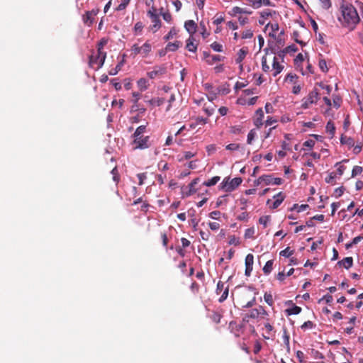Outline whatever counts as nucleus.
<instances>
[{
    "mask_svg": "<svg viewBox=\"0 0 363 363\" xmlns=\"http://www.w3.org/2000/svg\"><path fill=\"white\" fill-rule=\"evenodd\" d=\"M340 10L342 15L339 17V21L341 25L350 30H354L360 21L356 9L352 4L346 3L341 6Z\"/></svg>",
    "mask_w": 363,
    "mask_h": 363,
    "instance_id": "obj_1",
    "label": "nucleus"
},
{
    "mask_svg": "<svg viewBox=\"0 0 363 363\" xmlns=\"http://www.w3.org/2000/svg\"><path fill=\"white\" fill-rule=\"evenodd\" d=\"M146 130V125H140L133 134V138L132 144L134 149H147L150 146V137L145 136L143 134Z\"/></svg>",
    "mask_w": 363,
    "mask_h": 363,
    "instance_id": "obj_2",
    "label": "nucleus"
},
{
    "mask_svg": "<svg viewBox=\"0 0 363 363\" xmlns=\"http://www.w3.org/2000/svg\"><path fill=\"white\" fill-rule=\"evenodd\" d=\"M242 180L240 177H235L230 180V178H225L222 182L221 187L227 192H230L239 186Z\"/></svg>",
    "mask_w": 363,
    "mask_h": 363,
    "instance_id": "obj_3",
    "label": "nucleus"
},
{
    "mask_svg": "<svg viewBox=\"0 0 363 363\" xmlns=\"http://www.w3.org/2000/svg\"><path fill=\"white\" fill-rule=\"evenodd\" d=\"M319 98V93L316 89L311 91L308 95L303 99L302 108H308L311 105L315 104Z\"/></svg>",
    "mask_w": 363,
    "mask_h": 363,
    "instance_id": "obj_4",
    "label": "nucleus"
},
{
    "mask_svg": "<svg viewBox=\"0 0 363 363\" xmlns=\"http://www.w3.org/2000/svg\"><path fill=\"white\" fill-rule=\"evenodd\" d=\"M229 329L235 337H240L244 333L245 324L238 323L236 321H230L229 323Z\"/></svg>",
    "mask_w": 363,
    "mask_h": 363,
    "instance_id": "obj_5",
    "label": "nucleus"
},
{
    "mask_svg": "<svg viewBox=\"0 0 363 363\" xmlns=\"http://www.w3.org/2000/svg\"><path fill=\"white\" fill-rule=\"evenodd\" d=\"M167 68L164 65L155 66L152 71L147 73L150 79H155L162 77L166 73Z\"/></svg>",
    "mask_w": 363,
    "mask_h": 363,
    "instance_id": "obj_6",
    "label": "nucleus"
},
{
    "mask_svg": "<svg viewBox=\"0 0 363 363\" xmlns=\"http://www.w3.org/2000/svg\"><path fill=\"white\" fill-rule=\"evenodd\" d=\"M99 9H92L91 11H86L82 16L83 22L88 26H91L94 21V17L98 14Z\"/></svg>",
    "mask_w": 363,
    "mask_h": 363,
    "instance_id": "obj_7",
    "label": "nucleus"
},
{
    "mask_svg": "<svg viewBox=\"0 0 363 363\" xmlns=\"http://www.w3.org/2000/svg\"><path fill=\"white\" fill-rule=\"evenodd\" d=\"M108 43V40L102 38L97 44V52L99 57H101L100 65H103L106 57V52L103 51L104 47Z\"/></svg>",
    "mask_w": 363,
    "mask_h": 363,
    "instance_id": "obj_8",
    "label": "nucleus"
},
{
    "mask_svg": "<svg viewBox=\"0 0 363 363\" xmlns=\"http://www.w3.org/2000/svg\"><path fill=\"white\" fill-rule=\"evenodd\" d=\"M208 118H203L202 116H196L191 118V122L189 124V128L191 129H195L199 125H204L208 123Z\"/></svg>",
    "mask_w": 363,
    "mask_h": 363,
    "instance_id": "obj_9",
    "label": "nucleus"
},
{
    "mask_svg": "<svg viewBox=\"0 0 363 363\" xmlns=\"http://www.w3.org/2000/svg\"><path fill=\"white\" fill-rule=\"evenodd\" d=\"M100 60H101V57H99L98 52L96 55H91L89 57V66L95 69H99V68H101L103 66V65H100Z\"/></svg>",
    "mask_w": 363,
    "mask_h": 363,
    "instance_id": "obj_10",
    "label": "nucleus"
},
{
    "mask_svg": "<svg viewBox=\"0 0 363 363\" xmlns=\"http://www.w3.org/2000/svg\"><path fill=\"white\" fill-rule=\"evenodd\" d=\"M272 71H273V76L274 77H276L277 76L279 73L281 72V71L283 70L284 69V66L281 65L276 56H273L272 57Z\"/></svg>",
    "mask_w": 363,
    "mask_h": 363,
    "instance_id": "obj_11",
    "label": "nucleus"
},
{
    "mask_svg": "<svg viewBox=\"0 0 363 363\" xmlns=\"http://www.w3.org/2000/svg\"><path fill=\"white\" fill-rule=\"evenodd\" d=\"M152 16L153 18H150L152 25L150 26L149 29L155 33L161 28L162 23L158 15Z\"/></svg>",
    "mask_w": 363,
    "mask_h": 363,
    "instance_id": "obj_12",
    "label": "nucleus"
},
{
    "mask_svg": "<svg viewBox=\"0 0 363 363\" xmlns=\"http://www.w3.org/2000/svg\"><path fill=\"white\" fill-rule=\"evenodd\" d=\"M184 28L186 31L192 36L196 31L197 25L193 20H188L184 23Z\"/></svg>",
    "mask_w": 363,
    "mask_h": 363,
    "instance_id": "obj_13",
    "label": "nucleus"
},
{
    "mask_svg": "<svg viewBox=\"0 0 363 363\" xmlns=\"http://www.w3.org/2000/svg\"><path fill=\"white\" fill-rule=\"evenodd\" d=\"M256 117L254 120V124L259 128L263 125L264 112L261 108H258L255 113Z\"/></svg>",
    "mask_w": 363,
    "mask_h": 363,
    "instance_id": "obj_14",
    "label": "nucleus"
},
{
    "mask_svg": "<svg viewBox=\"0 0 363 363\" xmlns=\"http://www.w3.org/2000/svg\"><path fill=\"white\" fill-rule=\"evenodd\" d=\"M248 53V48H242L239 50L238 52V57L235 60L236 63L240 65V69H242V62L245 58L246 55Z\"/></svg>",
    "mask_w": 363,
    "mask_h": 363,
    "instance_id": "obj_15",
    "label": "nucleus"
},
{
    "mask_svg": "<svg viewBox=\"0 0 363 363\" xmlns=\"http://www.w3.org/2000/svg\"><path fill=\"white\" fill-rule=\"evenodd\" d=\"M264 329L266 330L265 334H263V337L266 340L273 338L275 334L274 331V327L269 323L264 324Z\"/></svg>",
    "mask_w": 363,
    "mask_h": 363,
    "instance_id": "obj_16",
    "label": "nucleus"
},
{
    "mask_svg": "<svg viewBox=\"0 0 363 363\" xmlns=\"http://www.w3.org/2000/svg\"><path fill=\"white\" fill-rule=\"evenodd\" d=\"M141 55L145 57L149 55L152 51V45L149 40H147L143 45L140 46Z\"/></svg>",
    "mask_w": 363,
    "mask_h": 363,
    "instance_id": "obj_17",
    "label": "nucleus"
},
{
    "mask_svg": "<svg viewBox=\"0 0 363 363\" xmlns=\"http://www.w3.org/2000/svg\"><path fill=\"white\" fill-rule=\"evenodd\" d=\"M337 264L340 267L342 266L345 269H348L350 267H352L353 264V258L352 257H347L337 262Z\"/></svg>",
    "mask_w": 363,
    "mask_h": 363,
    "instance_id": "obj_18",
    "label": "nucleus"
},
{
    "mask_svg": "<svg viewBox=\"0 0 363 363\" xmlns=\"http://www.w3.org/2000/svg\"><path fill=\"white\" fill-rule=\"evenodd\" d=\"M274 199H275V201L272 203V206H271V208L275 209L278 208L280 206V204L283 202L284 199V196L283 195L282 192H279L274 196Z\"/></svg>",
    "mask_w": 363,
    "mask_h": 363,
    "instance_id": "obj_19",
    "label": "nucleus"
},
{
    "mask_svg": "<svg viewBox=\"0 0 363 363\" xmlns=\"http://www.w3.org/2000/svg\"><path fill=\"white\" fill-rule=\"evenodd\" d=\"M340 143L342 145H346L349 147H352L354 146V140L353 138L350 137H347L346 135H342L340 138Z\"/></svg>",
    "mask_w": 363,
    "mask_h": 363,
    "instance_id": "obj_20",
    "label": "nucleus"
},
{
    "mask_svg": "<svg viewBox=\"0 0 363 363\" xmlns=\"http://www.w3.org/2000/svg\"><path fill=\"white\" fill-rule=\"evenodd\" d=\"M194 38L192 36H190L186 40V48L190 51L195 52L197 50V45L194 43Z\"/></svg>",
    "mask_w": 363,
    "mask_h": 363,
    "instance_id": "obj_21",
    "label": "nucleus"
},
{
    "mask_svg": "<svg viewBox=\"0 0 363 363\" xmlns=\"http://www.w3.org/2000/svg\"><path fill=\"white\" fill-rule=\"evenodd\" d=\"M241 13L251 14L252 11H247L245 9L240 8L239 6H234L230 11V14L232 16H236L237 14Z\"/></svg>",
    "mask_w": 363,
    "mask_h": 363,
    "instance_id": "obj_22",
    "label": "nucleus"
},
{
    "mask_svg": "<svg viewBox=\"0 0 363 363\" xmlns=\"http://www.w3.org/2000/svg\"><path fill=\"white\" fill-rule=\"evenodd\" d=\"M268 50H265V55L262 58V69L264 72H268L270 70V67L267 64Z\"/></svg>",
    "mask_w": 363,
    "mask_h": 363,
    "instance_id": "obj_23",
    "label": "nucleus"
},
{
    "mask_svg": "<svg viewBox=\"0 0 363 363\" xmlns=\"http://www.w3.org/2000/svg\"><path fill=\"white\" fill-rule=\"evenodd\" d=\"M277 12L271 9H265L259 13L260 17L263 19H267L269 17H272L273 15H276Z\"/></svg>",
    "mask_w": 363,
    "mask_h": 363,
    "instance_id": "obj_24",
    "label": "nucleus"
},
{
    "mask_svg": "<svg viewBox=\"0 0 363 363\" xmlns=\"http://www.w3.org/2000/svg\"><path fill=\"white\" fill-rule=\"evenodd\" d=\"M349 160H343L341 162H338L335 164V167H337V173H335L336 174H338L339 176H342L345 172V170L346 169V167L344 166V165H342V163L343 162H347Z\"/></svg>",
    "mask_w": 363,
    "mask_h": 363,
    "instance_id": "obj_25",
    "label": "nucleus"
},
{
    "mask_svg": "<svg viewBox=\"0 0 363 363\" xmlns=\"http://www.w3.org/2000/svg\"><path fill=\"white\" fill-rule=\"evenodd\" d=\"M182 43L180 41H175L174 43H169L166 46V50L168 51H176L180 46Z\"/></svg>",
    "mask_w": 363,
    "mask_h": 363,
    "instance_id": "obj_26",
    "label": "nucleus"
},
{
    "mask_svg": "<svg viewBox=\"0 0 363 363\" xmlns=\"http://www.w3.org/2000/svg\"><path fill=\"white\" fill-rule=\"evenodd\" d=\"M274 261L272 259L268 260L264 266L262 270L264 274H269L273 269Z\"/></svg>",
    "mask_w": 363,
    "mask_h": 363,
    "instance_id": "obj_27",
    "label": "nucleus"
},
{
    "mask_svg": "<svg viewBox=\"0 0 363 363\" xmlns=\"http://www.w3.org/2000/svg\"><path fill=\"white\" fill-rule=\"evenodd\" d=\"M326 130L329 133L330 138H333L335 133V127L332 121H329L326 124Z\"/></svg>",
    "mask_w": 363,
    "mask_h": 363,
    "instance_id": "obj_28",
    "label": "nucleus"
},
{
    "mask_svg": "<svg viewBox=\"0 0 363 363\" xmlns=\"http://www.w3.org/2000/svg\"><path fill=\"white\" fill-rule=\"evenodd\" d=\"M220 177L215 176V177H212L211 179H210L207 181H205L203 183V185L206 186H212L216 185L220 181Z\"/></svg>",
    "mask_w": 363,
    "mask_h": 363,
    "instance_id": "obj_29",
    "label": "nucleus"
},
{
    "mask_svg": "<svg viewBox=\"0 0 363 363\" xmlns=\"http://www.w3.org/2000/svg\"><path fill=\"white\" fill-rule=\"evenodd\" d=\"M266 28H270V29H271V32L269 34V36L274 37L275 36L274 33L279 30V24L277 23H268L266 26Z\"/></svg>",
    "mask_w": 363,
    "mask_h": 363,
    "instance_id": "obj_30",
    "label": "nucleus"
},
{
    "mask_svg": "<svg viewBox=\"0 0 363 363\" xmlns=\"http://www.w3.org/2000/svg\"><path fill=\"white\" fill-rule=\"evenodd\" d=\"M137 84H138V86L139 87L140 91H145L148 87V82H147V79H145V78H140L137 82Z\"/></svg>",
    "mask_w": 363,
    "mask_h": 363,
    "instance_id": "obj_31",
    "label": "nucleus"
},
{
    "mask_svg": "<svg viewBox=\"0 0 363 363\" xmlns=\"http://www.w3.org/2000/svg\"><path fill=\"white\" fill-rule=\"evenodd\" d=\"M301 311V308L299 306H294L292 308H288L286 310V312L287 315H297V314L300 313Z\"/></svg>",
    "mask_w": 363,
    "mask_h": 363,
    "instance_id": "obj_32",
    "label": "nucleus"
},
{
    "mask_svg": "<svg viewBox=\"0 0 363 363\" xmlns=\"http://www.w3.org/2000/svg\"><path fill=\"white\" fill-rule=\"evenodd\" d=\"M164 99L160 98V97L153 98L149 101L150 104H151L152 106H161L162 104H164Z\"/></svg>",
    "mask_w": 363,
    "mask_h": 363,
    "instance_id": "obj_33",
    "label": "nucleus"
},
{
    "mask_svg": "<svg viewBox=\"0 0 363 363\" xmlns=\"http://www.w3.org/2000/svg\"><path fill=\"white\" fill-rule=\"evenodd\" d=\"M199 181V178H196L191 181V182L189 184V193L187 194V195H191V194L196 193V190L195 189L194 186L196 184H198Z\"/></svg>",
    "mask_w": 363,
    "mask_h": 363,
    "instance_id": "obj_34",
    "label": "nucleus"
},
{
    "mask_svg": "<svg viewBox=\"0 0 363 363\" xmlns=\"http://www.w3.org/2000/svg\"><path fill=\"white\" fill-rule=\"evenodd\" d=\"M223 59H224V57H222V56L218 55H211L210 59H207L206 62L209 65H213L215 62L221 61Z\"/></svg>",
    "mask_w": 363,
    "mask_h": 363,
    "instance_id": "obj_35",
    "label": "nucleus"
},
{
    "mask_svg": "<svg viewBox=\"0 0 363 363\" xmlns=\"http://www.w3.org/2000/svg\"><path fill=\"white\" fill-rule=\"evenodd\" d=\"M144 28V25L143 23L141 22V21H138L137 22L135 26H134V28H133V30H134V33H135V35H139V34H141L142 31H143V29Z\"/></svg>",
    "mask_w": 363,
    "mask_h": 363,
    "instance_id": "obj_36",
    "label": "nucleus"
},
{
    "mask_svg": "<svg viewBox=\"0 0 363 363\" xmlns=\"http://www.w3.org/2000/svg\"><path fill=\"white\" fill-rule=\"evenodd\" d=\"M177 32L178 30L174 27H172L169 31V33L164 37V39L165 40L172 39L174 36H175L177 34Z\"/></svg>",
    "mask_w": 363,
    "mask_h": 363,
    "instance_id": "obj_37",
    "label": "nucleus"
},
{
    "mask_svg": "<svg viewBox=\"0 0 363 363\" xmlns=\"http://www.w3.org/2000/svg\"><path fill=\"white\" fill-rule=\"evenodd\" d=\"M309 208V206L308 204H302L298 206V204H294L293 207L291 208V211L296 210L297 212H302L306 211L307 208Z\"/></svg>",
    "mask_w": 363,
    "mask_h": 363,
    "instance_id": "obj_38",
    "label": "nucleus"
},
{
    "mask_svg": "<svg viewBox=\"0 0 363 363\" xmlns=\"http://www.w3.org/2000/svg\"><path fill=\"white\" fill-rule=\"evenodd\" d=\"M254 263V256L252 254H248L245 260V267H252Z\"/></svg>",
    "mask_w": 363,
    "mask_h": 363,
    "instance_id": "obj_39",
    "label": "nucleus"
},
{
    "mask_svg": "<svg viewBox=\"0 0 363 363\" xmlns=\"http://www.w3.org/2000/svg\"><path fill=\"white\" fill-rule=\"evenodd\" d=\"M294 254V250H291L289 247L285 248L279 252L280 256L289 257Z\"/></svg>",
    "mask_w": 363,
    "mask_h": 363,
    "instance_id": "obj_40",
    "label": "nucleus"
},
{
    "mask_svg": "<svg viewBox=\"0 0 363 363\" xmlns=\"http://www.w3.org/2000/svg\"><path fill=\"white\" fill-rule=\"evenodd\" d=\"M299 37H300V34H299L298 31L294 30L292 33L293 39L295 40L296 43H298L299 45H301L302 46L305 45L306 43L303 41L300 40Z\"/></svg>",
    "mask_w": 363,
    "mask_h": 363,
    "instance_id": "obj_41",
    "label": "nucleus"
},
{
    "mask_svg": "<svg viewBox=\"0 0 363 363\" xmlns=\"http://www.w3.org/2000/svg\"><path fill=\"white\" fill-rule=\"evenodd\" d=\"M246 314L249 316L250 318H257L259 317V308H253Z\"/></svg>",
    "mask_w": 363,
    "mask_h": 363,
    "instance_id": "obj_42",
    "label": "nucleus"
},
{
    "mask_svg": "<svg viewBox=\"0 0 363 363\" xmlns=\"http://www.w3.org/2000/svg\"><path fill=\"white\" fill-rule=\"evenodd\" d=\"M210 46L216 52H223V45L217 42H213V43L211 44Z\"/></svg>",
    "mask_w": 363,
    "mask_h": 363,
    "instance_id": "obj_43",
    "label": "nucleus"
},
{
    "mask_svg": "<svg viewBox=\"0 0 363 363\" xmlns=\"http://www.w3.org/2000/svg\"><path fill=\"white\" fill-rule=\"evenodd\" d=\"M283 340L284 344L286 346L287 348L289 347V335L286 328L283 330Z\"/></svg>",
    "mask_w": 363,
    "mask_h": 363,
    "instance_id": "obj_44",
    "label": "nucleus"
},
{
    "mask_svg": "<svg viewBox=\"0 0 363 363\" xmlns=\"http://www.w3.org/2000/svg\"><path fill=\"white\" fill-rule=\"evenodd\" d=\"M131 55L133 56H136L137 55H141V50H140V46H139L138 44H134L131 47Z\"/></svg>",
    "mask_w": 363,
    "mask_h": 363,
    "instance_id": "obj_45",
    "label": "nucleus"
},
{
    "mask_svg": "<svg viewBox=\"0 0 363 363\" xmlns=\"http://www.w3.org/2000/svg\"><path fill=\"white\" fill-rule=\"evenodd\" d=\"M335 177L336 174L335 172H331L327 177H325V181L328 184H331L332 185H334L335 184V182H334Z\"/></svg>",
    "mask_w": 363,
    "mask_h": 363,
    "instance_id": "obj_46",
    "label": "nucleus"
},
{
    "mask_svg": "<svg viewBox=\"0 0 363 363\" xmlns=\"http://www.w3.org/2000/svg\"><path fill=\"white\" fill-rule=\"evenodd\" d=\"M221 318L222 315L217 312H213L211 315V319L216 323H219L220 322Z\"/></svg>",
    "mask_w": 363,
    "mask_h": 363,
    "instance_id": "obj_47",
    "label": "nucleus"
},
{
    "mask_svg": "<svg viewBox=\"0 0 363 363\" xmlns=\"http://www.w3.org/2000/svg\"><path fill=\"white\" fill-rule=\"evenodd\" d=\"M260 181H264V183L267 185L272 184V177L271 175H263L259 177Z\"/></svg>",
    "mask_w": 363,
    "mask_h": 363,
    "instance_id": "obj_48",
    "label": "nucleus"
},
{
    "mask_svg": "<svg viewBox=\"0 0 363 363\" xmlns=\"http://www.w3.org/2000/svg\"><path fill=\"white\" fill-rule=\"evenodd\" d=\"M269 220L270 216H264L259 218V223L263 225L264 228H266Z\"/></svg>",
    "mask_w": 363,
    "mask_h": 363,
    "instance_id": "obj_49",
    "label": "nucleus"
},
{
    "mask_svg": "<svg viewBox=\"0 0 363 363\" xmlns=\"http://www.w3.org/2000/svg\"><path fill=\"white\" fill-rule=\"evenodd\" d=\"M363 171L362 167L354 166L352 171V177H355L356 176L361 174Z\"/></svg>",
    "mask_w": 363,
    "mask_h": 363,
    "instance_id": "obj_50",
    "label": "nucleus"
},
{
    "mask_svg": "<svg viewBox=\"0 0 363 363\" xmlns=\"http://www.w3.org/2000/svg\"><path fill=\"white\" fill-rule=\"evenodd\" d=\"M255 136H256V131L254 129L251 130L248 133V135H247V144H249V145L252 144V140H254Z\"/></svg>",
    "mask_w": 363,
    "mask_h": 363,
    "instance_id": "obj_51",
    "label": "nucleus"
},
{
    "mask_svg": "<svg viewBox=\"0 0 363 363\" xmlns=\"http://www.w3.org/2000/svg\"><path fill=\"white\" fill-rule=\"evenodd\" d=\"M253 37V32L251 29L244 30L242 33V39H250Z\"/></svg>",
    "mask_w": 363,
    "mask_h": 363,
    "instance_id": "obj_52",
    "label": "nucleus"
},
{
    "mask_svg": "<svg viewBox=\"0 0 363 363\" xmlns=\"http://www.w3.org/2000/svg\"><path fill=\"white\" fill-rule=\"evenodd\" d=\"M199 26L201 28V34L202 37L203 38H206L209 35V33H208L206 30L205 23L203 21H201L200 23Z\"/></svg>",
    "mask_w": 363,
    "mask_h": 363,
    "instance_id": "obj_53",
    "label": "nucleus"
},
{
    "mask_svg": "<svg viewBox=\"0 0 363 363\" xmlns=\"http://www.w3.org/2000/svg\"><path fill=\"white\" fill-rule=\"evenodd\" d=\"M318 65H319L320 69L323 72H327L328 71V67H327L326 61H325L324 59H320V60H319Z\"/></svg>",
    "mask_w": 363,
    "mask_h": 363,
    "instance_id": "obj_54",
    "label": "nucleus"
},
{
    "mask_svg": "<svg viewBox=\"0 0 363 363\" xmlns=\"http://www.w3.org/2000/svg\"><path fill=\"white\" fill-rule=\"evenodd\" d=\"M111 174L113 175V180L116 182V183H118L120 180V176H119V174H118V171L117 169V167H114L112 170H111Z\"/></svg>",
    "mask_w": 363,
    "mask_h": 363,
    "instance_id": "obj_55",
    "label": "nucleus"
},
{
    "mask_svg": "<svg viewBox=\"0 0 363 363\" xmlns=\"http://www.w3.org/2000/svg\"><path fill=\"white\" fill-rule=\"evenodd\" d=\"M228 292H229V287L228 286L227 287L225 288L223 294H221L220 297L218 299V301L220 303L223 302L228 298Z\"/></svg>",
    "mask_w": 363,
    "mask_h": 363,
    "instance_id": "obj_56",
    "label": "nucleus"
},
{
    "mask_svg": "<svg viewBox=\"0 0 363 363\" xmlns=\"http://www.w3.org/2000/svg\"><path fill=\"white\" fill-rule=\"evenodd\" d=\"M264 301L269 306H272L274 303L272 295L270 294L265 293L264 295Z\"/></svg>",
    "mask_w": 363,
    "mask_h": 363,
    "instance_id": "obj_57",
    "label": "nucleus"
},
{
    "mask_svg": "<svg viewBox=\"0 0 363 363\" xmlns=\"http://www.w3.org/2000/svg\"><path fill=\"white\" fill-rule=\"evenodd\" d=\"M203 111L207 115L208 117L212 116L214 113L215 108L214 107H207L206 105L203 107Z\"/></svg>",
    "mask_w": 363,
    "mask_h": 363,
    "instance_id": "obj_58",
    "label": "nucleus"
},
{
    "mask_svg": "<svg viewBox=\"0 0 363 363\" xmlns=\"http://www.w3.org/2000/svg\"><path fill=\"white\" fill-rule=\"evenodd\" d=\"M255 234V229L253 228H247L245 232V238H252Z\"/></svg>",
    "mask_w": 363,
    "mask_h": 363,
    "instance_id": "obj_59",
    "label": "nucleus"
},
{
    "mask_svg": "<svg viewBox=\"0 0 363 363\" xmlns=\"http://www.w3.org/2000/svg\"><path fill=\"white\" fill-rule=\"evenodd\" d=\"M123 61L121 62L120 63H118L115 68L112 69L110 72H109V74L111 75H115L121 69V67L123 65Z\"/></svg>",
    "mask_w": 363,
    "mask_h": 363,
    "instance_id": "obj_60",
    "label": "nucleus"
},
{
    "mask_svg": "<svg viewBox=\"0 0 363 363\" xmlns=\"http://www.w3.org/2000/svg\"><path fill=\"white\" fill-rule=\"evenodd\" d=\"M285 52L291 53L296 52L298 50L297 47L295 45H291L284 48Z\"/></svg>",
    "mask_w": 363,
    "mask_h": 363,
    "instance_id": "obj_61",
    "label": "nucleus"
},
{
    "mask_svg": "<svg viewBox=\"0 0 363 363\" xmlns=\"http://www.w3.org/2000/svg\"><path fill=\"white\" fill-rule=\"evenodd\" d=\"M161 15L162 16L163 19L166 22L171 23V21H172V16L169 12L167 11L164 13H161Z\"/></svg>",
    "mask_w": 363,
    "mask_h": 363,
    "instance_id": "obj_62",
    "label": "nucleus"
},
{
    "mask_svg": "<svg viewBox=\"0 0 363 363\" xmlns=\"http://www.w3.org/2000/svg\"><path fill=\"white\" fill-rule=\"evenodd\" d=\"M239 148L240 145L238 143H230L225 146V149L230 151L237 150Z\"/></svg>",
    "mask_w": 363,
    "mask_h": 363,
    "instance_id": "obj_63",
    "label": "nucleus"
},
{
    "mask_svg": "<svg viewBox=\"0 0 363 363\" xmlns=\"http://www.w3.org/2000/svg\"><path fill=\"white\" fill-rule=\"evenodd\" d=\"M344 191H345V189H344L343 186L338 187V188L335 189V191H334V196L336 198H338V197L341 196L343 194Z\"/></svg>",
    "mask_w": 363,
    "mask_h": 363,
    "instance_id": "obj_64",
    "label": "nucleus"
}]
</instances>
